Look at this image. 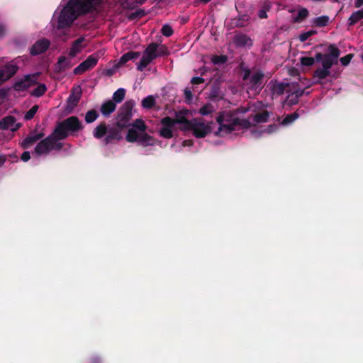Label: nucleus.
I'll list each match as a JSON object with an SVG mask.
<instances>
[{
  "mask_svg": "<svg viewBox=\"0 0 363 363\" xmlns=\"http://www.w3.org/2000/svg\"><path fill=\"white\" fill-rule=\"evenodd\" d=\"M94 1L95 0H69L58 16L57 29L71 27L79 16L86 15L94 9Z\"/></svg>",
  "mask_w": 363,
  "mask_h": 363,
  "instance_id": "1",
  "label": "nucleus"
},
{
  "mask_svg": "<svg viewBox=\"0 0 363 363\" xmlns=\"http://www.w3.org/2000/svg\"><path fill=\"white\" fill-rule=\"evenodd\" d=\"M84 128L78 117L72 116L58 122L52 132L57 140L66 139L69 135H74Z\"/></svg>",
  "mask_w": 363,
  "mask_h": 363,
  "instance_id": "2",
  "label": "nucleus"
},
{
  "mask_svg": "<svg viewBox=\"0 0 363 363\" xmlns=\"http://www.w3.org/2000/svg\"><path fill=\"white\" fill-rule=\"evenodd\" d=\"M329 53L325 55L322 67H318L313 72V77L320 80L325 79L331 74L330 69L333 65L337 63V58L340 55V50L333 44L328 47Z\"/></svg>",
  "mask_w": 363,
  "mask_h": 363,
  "instance_id": "3",
  "label": "nucleus"
},
{
  "mask_svg": "<svg viewBox=\"0 0 363 363\" xmlns=\"http://www.w3.org/2000/svg\"><path fill=\"white\" fill-rule=\"evenodd\" d=\"M134 106V101L128 100L121 106L116 118V125L121 128H125L130 125L129 121L133 116L132 111Z\"/></svg>",
  "mask_w": 363,
  "mask_h": 363,
  "instance_id": "4",
  "label": "nucleus"
},
{
  "mask_svg": "<svg viewBox=\"0 0 363 363\" xmlns=\"http://www.w3.org/2000/svg\"><path fill=\"white\" fill-rule=\"evenodd\" d=\"M158 43H150L143 52V55L137 65V69L138 71H143V69L155 59L158 57L157 55Z\"/></svg>",
  "mask_w": 363,
  "mask_h": 363,
  "instance_id": "5",
  "label": "nucleus"
},
{
  "mask_svg": "<svg viewBox=\"0 0 363 363\" xmlns=\"http://www.w3.org/2000/svg\"><path fill=\"white\" fill-rule=\"evenodd\" d=\"M242 80H248V84L252 90L261 89L264 74L262 71L257 70L252 72L248 68L243 70Z\"/></svg>",
  "mask_w": 363,
  "mask_h": 363,
  "instance_id": "6",
  "label": "nucleus"
},
{
  "mask_svg": "<svg viewBox=\"0 0 363 363\" xmlns=\"http://www.w3.org/2000/svg\"><path fill=\"white\" fill-rule=\"evenodd\" d=\"M213 122L205 123L202 119H194L189 130H192L194 135L197 138H202L212 131Z\"/></svg>",
  "mask_w": 363,
  "mask_h": 363,
  "instance_id": "7",
  "label": "nucleus"
},
{
  "mask_svg": "<svg viewBox=\"0 0 363 363\" xmlns=\"http://www.w3.org/2000/svg\"><path fill=\"white\" fill-rule=\"evenodd\" d=\"M218 116H221L222 123L225 125L231 124L233 126L240 127L242 129H248L251 127V123L247 119H240L238 117H234L233 115L226 113L220 112Z\"/></svg>",
  "mask_w": 363,
  "mask_h": 363,
  "instance_id": "8",
  "label": "nucleus"
},
{
  "mask_svg": "<svg viewBox=\"0 0 363 363\" xmlns=\"http://www.w3.org/2000/svg\"><path fill=\"white\" fill-rule=\"evenodd\" d=\"M58 141L54 134L52 133L44 139H41L35 147L34 153L40 156L48 155L52 150V145Z\"/></svg>",
  "mask_w": 363,
  "mask_h": 363,
  "instance_id": "9",
  "label": "nucleus"
},
{
  "mask_svg": "<svg viewBox=\"0 0 363 363\" xmlns=\"http://www.w3.org/2000/svg\"><path fill=\"white\" fill-rule=\"evenodd\" d=\"M99 60V56L96 54L89 55L84 61L81 62L74 69L73 73L77 75L82 74L84 72L94 67Z\"/></svg>",
  "mask_w": 363,
  "mask_h": 363,
  "instance_id": "10",
  "label": "nucleus"
},
{
  "mask_svg": "<svg viewBox=\"0 0 363 363\" xmlns=\"http://www.w3.org/2000/svg\"><path fill=\"white\" fill-rule=\"evenodd\" d=\"M161 128L160 135L165 139H170L173 137V129L175 123L169 116H165L160 121Z\"/></svg>",
  "mask_w": 363,
  "mask_h": 363,
  "instance_id": "11",
  "label": "nucleus"
},
{
  "mask_svg": "<svg viewBox=\"0 0 363 363\" xmlns=\"http://www.w3.org/2000/svg\"><path fill=\"white\" fill-rule=\"evenodd\" d=\"M38 74H27L23 78L16 81L13 85L16 91H21L27 89L37 84Z\"/></svg>",
  "mask_w": 363,
  "mask_h": 363,
  "instance_id": "12",
  "label": "nucleus"
},
{
  "mask_svg": "<svg viewBox=\"0 0 363 363\" xmlns=\"http://www.w3.org/2000/svg\"><path fill=\"white\" fill-rule=\"evenodd\" d=\"M123 128H121L116 124L115 126L109 127L106 136L104 139V143L108 145L113 141H119L122 139L121 131Z\"/></svg>",
  "mask_w": 363,
  "mask_h": 363,
  "instance_id": "13",
  "label": "nucleus"
},
{
  "mask_svg": "<svg viewBox=\"0 0 363 363\" xmlns=\"http://www.w3.org/2000/svg\"><path fill=\"white\" fill-rule=\"evenodd\" d=\"M50 42L46 38H43L36 41L30 48V53L33 56L38 55L45 52L50 47Z\"/></svg>",
  "mask_w": 363,
  "mask_h": 363,
  "instance_id": "14",
  "label": "nucleus"
},
{
  "mask_svg": "<svg viewBox=\"0 0 363 363\" xmlns=\"http://www.w3.org/2000/svg\"><path fill=\"white\" fill-rule=\"evenodd\" d=\"M45 134L43 132L37 133L36 130H32L28 135L21 143V146L23 149H28L34 145L36 142L41 140Z\"/></svg>",
  "mask_w": 363,
  "mask_h": 363,
  "instance_id": "15",
  "label": "nucleus"
},
{
  "mask_svg": "<svg viewBox=\"0 0 363 363\" xmlns=\"http://www.w3.org/2000/svg\"><path fill=\"white\" fill-rule=\"evenodd\" d=\"M21 123H16V119L14 116H8L3 118L0 121V129L8 130L10 129L12 132H15L20 128Z\"/></svg>",
  "mask_w": 363,
  "mask_h": 363,
  "instance_id": "16",
  "label": "nucleus"
},
{
  "mask_svg": "<svg viewBox=\"0 0 363 363\" xmlns=\"http://www.w3.org/2000/svg\"><path fill=\"white\" fill-rule=\"evenodd\" d=\"M221 116L216 117V122L219 125L218 130L215 133V135L217 136H222L223 134H228L235 130H239L240 127L233 126L231 124L225 125L222 123L223 121H222Z\"/></svg>",
  "mask_w": 363,
  "mask_h": 363,
  "instance_id": "17",
  "label": "nucleus"
},
{
  "mask_svg": "<svg viewBox=\"0 0 363 363\" xmlns=\"http://www.w3.org/2000/svg\"><path fill=\"white\" fill-rule=\"evenodd\" d=\"M187 113V111H180L179 112H175V118H173V121L176 124H182L183 127L182 128L184 130H189V127L192 123V120L189 121L186 118V114Z\"/></svg>",
  "mask_w": 363,
  "mask_h": 363,
  "instance_id": "18",
  "label": "nucleus"
},
{
  "mask_svg": "<svg viewBox=\"0 0 363 363\" xmlns=\"http://www.w3.org/2000/svg\"><path fill=\"white\" fill-rule=\"evenodd\" d=\"M233 43L236 47H245V46H252V39L244 33H237L233 37Z\"/></svg>",
  "mask_w": 363,
  "mask_h": 363,
  "instance_id": "19",
  "label": "nucleus"
},
{
  "mask_svg": "<svg viewBox=\"0 0 363 363\" xmlns=\"http://www.w3.org/2000/svg\"><path fill=\"white\" fill-rule=\"evenodd\" d=\"M18 70V67L16 64L9 62L6 64L4 68L0 69V72H3V79L6 82L14 76Z\"/></svg>",
  "mask_w": 363,
  "mask_h": 363,
  "instance_id": "20",
  "label": "nucleus"
},
{
  "mask_svg": "<svg viewBox=\"0 0 363 363\" xmlns=\"http://www.w3.org/2000/svg\"><path fill=\"white\" fill-rule=\"evenodd\" d=\"M116 108V104L112 100H108L104 102L100 108V111L103 116L108 117L109 116Z\"/></svg>",
  "mask_w": 363,
  "mask_h": 363,
  "instance_id": "21",
  "label": "nucleus"
},
{
  "mask_svg": "<svg viewBox=\"0 0 363 363\" xmlns=\"http://www.w3.org/2000/svg\"><path fill=\"white\" fill-rule=\"evenodd\" d=\"M108 126L105 122L100 123L93 130V136L96 139L106 137L108 132Z\"/></svg>",
  "mask_w": 363,
  "mask_h": 363,
  "instance_id": "22",
  "label": "nucleus"
},
{
  "mask_svg": "<svg viewBox=\"0 0 363 363\" xmlns=\"http://www.w3.org/2000/svg\"><path fill=\"white\" fill-rule=\"evenodd\" d=\"M140 52L129 51V52L123 54L121 57L118 65V66H122V65H125L127 62H128L130 60H134L140 57Z\"/></svg>",
  "mask_w": 363,
  "mask_h": 363,
  "instance_id": "23",
  "label": "nucleus"
},
{
  "mask_svg": "<svg viewBox=\"0 0 363 363\" xmlns=\"http://www.w3.org/2000/svg\"><path fill=\"white\" fill-rule=\"evenodd\" d=\"M138 143L143 147L153 145L155 144V138L149 134L142 132L140 134Z\"/></svg>",
  "mask_w": 363,
  "mask_h": 363,
  "instance_id": "24",
  "label": "nucleus"
},
{
  "mask_svg": "<svg viewBox=\"0 0 363 363\" xmlns=\"http://www.w3.org/2000/svg\"><path fill=\"white\" fill-rule=\"evenodd\" d=\"M84 40V38L83 37H80L74 41L69 52V55L71 57H74L78 52H80L82 49L81 44Z\"/></svg>",
  "mask_w": 363,
  "mask_h": 363,
  "instance_id": "25",
  "label": "nucleus"
},
{
  "mask_svg": "<svg viewBox=\"0 0 363 363\" xmlns=\"http://www.w3.org/2000/svg\"><path fill=\"white\" fill-rule=\"evenodd\" d=\"M247 21V16L246 15H242L238 18L231 19L230 26L231 28H242L245 26V23Z\"/></svg>",
  "mask_w": 363,
  "mask_h": 363,
  "instance_id": "26",
  "label": "nucleus"
},
{
  "mask_svg": "<svg viewBox=\"0 0 363 363\" xmlns=\"http://www.w3.org/2000/svg\"><path fill=\"white\" fill-rule=\"evenodd\" d=\"M363 19V9L353 12L348 19L350 26L355 25L358 21Z\"/></svg>",
  "mask_w": 363,
  "mask_h": 363,
  "instance_id": "27",
  "label": "nucleus"
},
{
  "mask_svg": "<svg viewBox=\"0 0 363 363\" xmlns=\"http://www.w3.org/2000/svg\"><path fill=\"white\" fill-rule=\"evenodd\" d=\"M308 14L309 12L307 9L301 8L298 10L297 16L293 18L292 22L301 23L308 16Z\"/></svg>",
  "mask_w": 363,
  "mask_h": 363,
  "instance_id": "28",
  "label": "nucleus"
},
{
  "mask_svg": "<svg viewBox=\"0 0 363 363\" xmlns=\"http://www.w3.org/2000/svg\"><path fill=\"white\" fill-rule=\"evenodd\" d=\"M209 97L211 100H220L223 99V94L220 87L217 84H213L211 89Z\"/></svg>",
  "mask_w": 363,
  "mask_h": 363,
  "instance_id": "29",
  "label": "nucleus"
},
{
  "mask_svg": "<svg viewBox=\"0 0 363 363\" xmlns=\"http://www.w3.org/2000/svg\"><path fill=\"white\" fill-rule=\"evenodd\" d=\"M140 134L135 128H130L128 130L125 140L129 143L138 142Z\"/></svg>",
  "mask_w": 363,
  "mask_h": 363,
  "instance_id": "30",
  "label": "nucleus"
},
{
  "mask_svg": "<svg viewBox=\"0 0 363 363\" xmlns=\"http://www.w3.org/2000/svg\"><path fill=\"white\" fill-rule=\"evenodd\" d=\"M269 118V113L267 111H264L261 113H258L254 116V121L257 123H266L268 121Z\"/></svg>",
  "mask_w": 363,
  "mask_h": 363,
  "instance_id": "31",
  "label": "nucleus"
},
{
  "mask_svg": "<svg viewBox=\"0 0 363 363\" xmlns=\"http://www.w3.org/2000/svg\"><path fill=\"white\" fill-rule=\"evenodd\" d=\"M329 17L328 16H321L317 18H315L313 20V23L319 28L325 27L328 25L329 22Z\"/></svg>",
  "mask_w": 363,
  "mask_h": 363,
  "instance_id": "32",
  "label": "nucleus"
},
{
  "mask_svg": "<svg viewBox=\"0 0 363 363\" xmlns=\"http://www.w3.org/2000/svg\"><path fill=\"white\" fill-rule=\"evenodd\" d=\"M125 90L123 88H119L117 89L113 95V101L116 103H121L125 97Z\"/></svg>",
  "mask_w": 363,
  "mask_h": 363,
  "instance_id": "33",
  "label": "nucleus"
},
{
  "mask_svg": "<svg viewBox=\"0 0 363 363\" xmlns=\"http://www.w3.org/2000/svg\"><path fill=\"white\" fill-rule=\"evenodd\" d=\"M98 117H99L98 112L94 109H91V110L88 111L86 113L85 121L86 123H91L94 122L97 119Z\"/></svg>",
  "mask_w": 363,
  "mask_h": 363,
  "instance_id": "34",
  "label": "nucleus"
},
{
  "mask_svg": "<svg viewBox=\"0 0 363 363\" xmlns=\"http://www.w3.org/2000/svg\"><path fill=\"white\" fill-rule=\"evenodd\" d=\"M145 15H146L145 11L143 9H137L136 11H135L134 12L129 13L127 16V18L129 21H133L137 18H140Z\"/></svg>",
  "mask_w": 363,
  "mask_h": 363,
  "instance_id": "35",
  "label": "nucleus"
},
{
  "mask_svg": "<svg viewBox=\"0 0 363 363\" xmlns=\"http://www.w3.org/2000/svg\"><path fill=\"white\" fill-rule=\"evenodd\" d=\"M130 125L133 127V128L138 130L139 131L141 132H145V130L147 128V126L146 125L145 122L140 118L136 119L133 123L130 124Z\"/></svg>",
  "mask_w": 363,
  "mask_h": 363,
  "instance_id": "36",
  "label": "nucleus"
},
{
  "mask_svg": "<svg viewBox=\"0 0 363 363\" xmlns=\"http://www.w3.org/2000/svg\"><path fill=\"white\" fill-rule=\"evenodd\" d=\"M47 91V87L44 84H39L32 91V95L36 97L42 96Z\"/></svg>",
  "mask_w": 363,
  "mask_h": 363,
  "instance_id": "37",
  "label": "nucleus"
},
{
  "mask_svg": "<svg viewBox=\"0 0 363 363\" xmlns=\"http://www.w3.org/2000/svg\"><path fill=\"white\" fill-rule=\"evenodd\" d=\"M155 104V100L152 96H148L142 101V106L145 108H152Z\"/></svg>",
  "mask_w": 363,
  "mask_h": 363,
  "instance_id": "38",
  "label": "nucleus"
},
{
  "mask_svg": "<svg viewBox=\"0 0 363 363\" xmlns=\"http://www.w3.org/2000/svg\"><path fill=\"white\" fill-rule=\"evenodd\" d=\"M298 116H299V115L296 112H294L291 114H288L283 119L281 124L282 125H289V124L293 123L296 119H297L298 118Z\"/></svg>",
  "mask_w": 363,
  "mask_h": 363,
  "instance_id": "39",
  "label": "nucleus"
},
{
  "mask_svg": "<svg viewBox=\"0 0 363 363\" xmlns=\"http://www.w3.org/2000/svg\"><path fill=\"white\" fill-rule=\"evenodd\" d=\"M228 61V57L224 55H213L211 58V62L213 65H222Z\"/></svg>",
  "mask_w": 363,
  "mask_h": 363,
  "instance_id": "40",
  "label": "nucleus"
},
{
  "mask_svg": "<svg viewBox=\"0 0 363 363\" xmlns=\"http://www.w3.org/2000/svg\"><path fill=\"white\" fill-rule=\"evenodd\" d=\"M39 106L34 105L30 109H29L24 115V119L26 121H30L33 119L38 111Z\"/></svg>",
  "mask_w": 363,
  "mask_h": 363,
  "instance_id": "41",
  "label": "nucleus"
},
{
  "mask_svg": "<svg viewBox=\"0 0 363 363\" xmlns=\"http://www.w3.org/2000/svg\"><path fill=\"white\" fill-rule=\"evenodd\" d=\"M213 107L211 104H206L199 109V113L202 116H207L212 113Z\"/></svg>",
  "mask_w": 363,
  "mask_h": 363,
  "instance_id": "42",
  "label": "nucleus"
},
{
  "mask_svg": "<svg viewBox=\"0 0 363 363\" xmlns=\"http://www.w3.org/2000/svg\"><path fill=\"white\" fill-rule=\"evenodd\" d=\"M57 64L60 68L63 69H67L70 67L69 61L65 56H61L59 57Z\"/></svg>",
  "mask_w": 363,
  "mask_h": 363,
  "instance_id": "43",
  "label": "nucleus"
},
{
  "mask_svg": "<svg viewBox=\"0 0 363 363\" xmlns=\"http://www.w3.org/2000/svg\"><path fill=\"white\" fill-rule=\"evenodd\" d=\"M300 62L303 66L311 67L315 63V59L312 57H302Z\"/></svg>",
  "mask_w": 363,
  "mask_h": 363,
  "instance_id": "44",
  "label": "nucleus"
},
{
  "mask_svg": "<svg viewBox=\"0 0 363 363\" xmlns=\"http://www.w3.org/2000/svg\"><path fill=\"white\" fill-rule=\"evenodd\" d=\"M316 33H317V31L315 30H311L307 32L303 33L299 35V38H298L299 40L301 42L303 43V42L306 41L308 39V38H310L311 36H312Z\"/></svg>",
  "mask_w": 363,
  "mask_h": 363,
  "instance_id": "45",
  "label": "nucleus"
},
{
  "mask_svg": "<svg viewBox=\"0 0 363 363\" xmlns=\"http://www.w3.org/2000/svg\"><path fill=\"white\" fill-rule=\"evenodd\" d=\"M161 33L164 36L169 37L173 34L174 31L169 25L165 24L162 27Z\"/></svg>",
  "mask_w": 363,
  "mask_h": 363,
  "instance_id": "46",
  "label": "nucleus"
},
{
  "mask_svg": "<svg viewBox=\"0 0 363 363\" xmlns=\"http://www.w3.org/2000/svg\"><path fill=\"white\" fill-rule=\"evenodd\" d=\"M286 84L284 83L278 84L277 85L274 86V93L277 95H281L284 93Z\"/></svg>",
  "mask_w": 363,
  "mask_h": 363,
  "instance_id": "47",
  "label": "nucleus"
},
{
  "mask_svg": "<svg viewBox=\"0 0 363 363\" xmlns=\"http://www.w3.org/2000/svg\"><path fill=\"white\" fill-rule=\"evenodd\" d=\"M286 101L288 104L291 106L296 105L299 101V98H298L294 93H291L288 95Z\"/></svg>",
  "mask_w": 363,
  "mask_h": 363,
  "instance_id": "48",
  "label": "nucleus"
},
{
  "mask_svg": "<svg viewBox=\"0 0 363 363\" xmlns=\"http://www.w3.org/2000/svg\"><path fill=\"white\" fill-rule=\"evenodd\" d=\"M157 55L158 57L168 55L169 51L167 48L164 45L158 44Z\"/></svg>",
  "mask_w": 363,
  "mask_h": 363,
  "instance_id": "49",
  "label": "nucleus"
},
{
  "mask_svg": "<svg viewBox=\"0 0 363 363\" xmlns=\"http://www.w3.org/2000/svg\"><path fill=\"white\" fill-rule=\"evenodd\" d=\"M353 54H347V55L340 58V61L343 66H347L350 64L353 57Z\"/></svg>",
  "mask_w": 363,
  "mask_h": 363,
  "instance_id": "50",
  "label": "nucleus"
},
{
  "mask_svg": "<svg viewBox=\"0 0 363 363\" xmlns=\"http://www.w3.org/2000/svg\"><path fill=\"white\" fill-rule=\"evenodd\" d=\"M204 79L200 77H194L191 80V83L194 85L200 84L204 83Z\"/></svg>",
  "mask_w": 363,
  "mask_h": 363,
  "instance_id": "51",
  "label": "nucleus"
},
{
  "mask_svg": "<svg viewBox=\"0 0 363 363\" xmlns=\"http://www.w3.org/2000/svg\"><path fill=\"white\" fill-rule=\"evenodd\" d=\"M327 55L328 54H322L321 52H317L315 55V57L313 58L315 59V61L321 62V63L323 64V62L325 58V55Z\"/></svg>",
  "mask_w": 363,
  "mask_h": 363,
  "instance_id": "52",
  "label": "nucleus"
},
{
  "mask_svg": "<svg viewBox=\"0 0 363 363\" xmlns=\"http://www.w3.org/2000/svg\"><path fill=\"white\" fill-rule=\"evenodd\" d=\"M30 159V154L28 151H25L21 156V160L25 162H28Z\"/></svg>",
  "mask_w": 363,
  "mask_h": 363,
  "instance_id": "53",
  "label": "nucleus"
},
{
  "mask_svg": "<svg viewBox=\"0 0 363 363\" xmlns=\"http://www.w3.org/2000/svg\"><path fill=\"white\" fill-rule=\"evenodd\" d=\"M184 95H185L186 100L187 101L189 102V101H191L192 100L193 96H192V94H191V91L190 89H189L187 88L185 89H184Z\"/></svg>",
  "mask_w": 363,
  "mask_h": 363,
  "instance_id": "54",
  "label": "nucleus"
},
{
  "mask_svg": "<svg viewBox=\"0 0 363 363\" xmlns=\"http://www.w3.org/2000/svg\"><path fill=\"white\" fill-rule=\"evenodd\" d=\"M123 6L124 8L133 9L135 7L134 3H131L130 0H126L123 4Z\"/></svg>",
  "mask_w": 363,
  "mask_h": 363,
  "instance_id": "55",
  "label": "nucleus"
},
{
  "mask_svg": "<svg viewBox=\"0 0 363 363\" xmlns=\"http://www.w3.org/2000/svg\"><path fill=\"white\" fill-rule=\"evenodd\" d=\"M62 147H63L62 143H57V142H55V143H53L52 145V150H60L62 148Z\"/></svg>",
  "mask_w": 363,
  "mask_h": 363,
  "instance_id": "56",
  "label": "nucleus"
},
{
  "mask_svg": "<svg viewBox=\"0 0 363 363\" xmlns=\"http://www.w3.org/2000/svg\"><path fill=\"white\" fill-rule=\"evenodd\" d=\"M292 93H294V94H295L298 98H300L305 94V91L304 89H297Z\"/></svg>",
  "mask_w": 363,
  "mask_h": 363,
  "instance_id": "57",
  "label": "nucleus"
},
{
  "mask_svg": "<svg viewBox=\"0 0 363 363\" xmlns=\"http://www.w3.org/2000/svg\"><path fill=\"white\" fill-rule=\"evenodd\" d=\"M258 16L260 18H267V11L264 9L259 10Z\"/></svg>",
  "mask_w": 363,
  "mask_h": 363,
  "instance_id": "58",
  "label": "nucleus"
},
{
  "mask_svg": "<svg viewBox=\"0 0 363 363\" xmlns=\"http://www.w3.org/2000/svg\"><path fill=\"white\" fill-rule=\"evenodd\" d=\"M89 362L90 363H101V359L99 357H94L90 359Z\"/></svg>",
  "mask_w": 363,
  "mask_h": 363,
  "instance_id": "59",
  "label": "nucleus"
},
{
  "mask_svg": "<svg viewBox=\"0 0 363 363\" xmlns=\"http://www.w3.org/2000/svg\"><path fill=\"white\" fill-rule=\"evenodd\" d=\"M193 140H185L183 141L182 143V145L186 147V146H188V147H190V146H192L193 145Z\"/></svg>",
  "mask_w": 363,
  "mask_h": 363,
  "instance_id": "60",
  "label": "nucleus"
},
{
  "mask_svg": "<svg viewBox=\"0 0 363 363\" xmlns=\"http://www.w3.org/2000/svg\"><path fill=\"white\" fill-rule=\"evenodd\" d=\"M362 6H363V0H355L354 1V7L355 8H360Z\"/></svg>",
  "mask_w": 363,
  "mask_h": 363,
  "instance_id": "61",
  "label": "nucleus"
},
{
  "mask_svg": "<svg viewBox=\"0 0 363 363\" xmlns=\"http://www.w3.org/2000/svg\"><path fill=\"white\" fill-rule=\"evenodd\" d=\"M6 160V158L4 155H0V167L4 165Z\"/></svg>",
  "mask_w": 363,
  "mask_h": 363,
  "instance_id": "62",
  "label": "nucleus"
},
{
  "mask_svg": "<svg viewBox=\"0 0 363 363\" xmlns=\"http://www.w3.org/2000/svg\"><path fill=\"white\" fill-rule=\"evenodd\" d=\"M211 1V0H195L194 4H195V6H196L198 1H201V2L203 3L204 4H206L208 3V2H210Z\"/></svg>",
  "mask_w": 363,
  "mask_h": 363,
  "instance_id": "63",
  "label": "nucleus"
},
{
  "mask_svg": "<svg viewBox=\"0 0 363 363\" xmlns=\"http://www.w3.org/2000/svg\"><path fill=\"white\" fill-rule=\"evenodd\" d=\"M4 33H5V28H4V26L0 25V37L3 36L4 35Z\"/></svg>",
  "mask_w": 363,
  "mask_h": 363,
  "instance_id": "64",
  "label": "nucleus"
}]
</instances>
